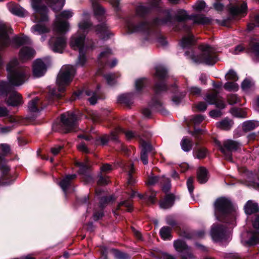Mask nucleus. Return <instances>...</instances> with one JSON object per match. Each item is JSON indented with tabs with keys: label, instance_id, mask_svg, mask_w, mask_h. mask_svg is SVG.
I'll return each mask as SVG.
<instances>
[{
	"label": "nucleus",
	"instance_id": "f257e3e1",
	"mask_svg": "<svg viewBox=\"0 0 259 259\" xmlns=\"http://www.w3.org/2000/svg\"><path fill=\"white\" fill-rule=\"evenodd\" d=\"M7 70L8 72L9 82L0 83V92L2 93L11 91V85L19 86L23 84L28 78L27 70L21 66L15 58L9 62Z\"/></svg>",
	"mask_w": 259,
	"mask_h": 259
},
{
	"label": "nucleus",
	"instance_id": "f03ea898",
	"mask_svg": "<svg viewBox=\"0 0 259 259\" xmlns=\"http://www.w3.org/2000/svg\"><path fill=\"white\" fill-rule=\"evenodd\" d=\"M40 0H31V5L33 9L37 12L36 14V20L38 22L33 26L31 28V32L36 35H42L41 40L44 41L46 38L43 35L49 31V29L47 26L45 22L48 21V17L46 15V8L40 7Z\"/></svg>",
	"mask_w": 259,
	"mask_h": 259
},
{
	"label": "nucleus",
	"instance_id": "7ed1b4c3",
	"mask_svg": "<svg viewBox=\"0 0 259 259\" xmlns=\"http://www.w3.org/2000/svg\"><path fill=\"white\" fill-rule=\"evenodd\" d=\"M199 49L202 53L199 57L194 55L191 56L193 61L197 63H204L207 65H212L217 62L215 53L216 50L208 45L200 46Z\"/></svg>",
	"mask_w": 259,
	"mask_h": 259
},
{
	"label": "nucleus",
	"instance_id": "20e7f679",
	"mask_svg": "<svg viewBox=\"0 0 259 259\" xmlns=\"http://www.w3.org/2000/svg\"><path fill=\"white\" fill-rule=\"evenodd\" d=\"M74 74L75 69L71 65H64L61 68L56 79L58 92L64 91L66 86L71 81Z\"/></svg>",
	"mask_w": 259,
	"mask_h": 259
},
{
	"label": "nucleus",
	"instance_id": "39448f33",
	"mask_svg": "<svg viewBox=\"0 0 259 259\" xmlns=\"http://www.w3.org/2000/svg\"><path fill=\"white\" fill-rule=\"evenodd\" d=\"M214 206L215 215L218 220H221L235 210L231 201L225 197L218 198L214 202Z\"/></svg>",
	"mask_w": 259,
	"mask_h": 259
},
{
	"label": "nucleus",
	"instance_id": "423d86ee",
	"mask_svg": "<svg viewBox=\"0 0 259 259\" xmlns=\"http://www.w3.org/2000/svg\"><path fill=\"white\" fill-rule=\"evenodd\" d=\"M73 13L70 10H65L56 16L54 24V30L59 33H64L69 30V24L67 21H62V18L69 19L72 17Z\"/></svg>",
	"mask_w": 259,
	"mask_h": 259
},
{
	"label": "nucleus",
	"instance_id": "0eeeda50",
	"mask_svg": "<svg viewBox=\"0 0 259 259\" xmlns=\"http://www.w3.org/2000/svg\"><path fill=\"white\" fill-rule=\"evenodd\" d=\"M215 144L219 147L221 152L224 154L225 158L227 160L231 159V152L235 151L240 147V143L231 140H227L224 141V146H222L220 142L215 141Z\"/></svg>",
	"mask_w": 259,
	"mask_h": 259
},
{
	"label": "nucleus",
	"instance_id": "6e6552de",
	"mask_svg": "<svg viewBox=\"0 0 259 259\" xmlns=\"http://www.w3.org/2000/svg\"><path fill=\"white\" fill-rule=\"evenodd\" d=\"M77 118L72 112H67L61 115V126L64 132L71 131L76 125Z\"/></svg>",
	"mask_w": 259,
	"mask_h": 259
},
{
	"label": "nucleus",
	"instance_id": "1a4fd4ad",
	"mask_svg": "<svg viewBox=\"0 0 259 259\" xmlns=\"http://www.w3.org/2000/svg\"><path fill=\"white\" fill-rule=\"evenodd\" d=\"M85 37L84 34L77 32L70 37L69 41L70 47L73 50H78V51L87 50V47L84 46Z\"/></svg>",
	"mask_w": 259,
	"mask_h": 259
},
{
	"label": "nucleus",
	"instance_id": "9d476101",
	"mask_svg": "<svg viewBox=\"0 0 259 259\" xmlns=\"http://www.w3.org/2000/svg\"><path fill=\"white\" fill-rule=\"evenodd\" d=\"M175 249L181 253L182 259H194V256L186 243L181 240H177L174 243Z\"/></svg>",
	"mask_w": 259,
	"mask_h": 259
},
{
	"label": "nucleus",
	"instance_id": "9b49d317",
	"mask_svg": "<svg viewBox=\"0 0 259 259\" xmlns=\"http://www.w3.org/2000/svg\"><path fill=\"white\" fill-rule=\"evenodd\" d=\"M49 45L53 51L61 53L66 45V38L63 35L56 38L52 37L49 41Z\"/></svg>",
	"mask_w": 259,
	"mask_h": 259
},
{
	"label": "nucleus",
	"instance_id": "f8f14e48",
	"mask_svg": "<svg viewBox=\"0 0 259 259\" xmlns=\"http://www.w3.org/2000/svg\"><path fill=\"white\" fill-rule=\"evenodd\" d=\"M82 20L78 23V32L85 35L91 29L92 24L90 21V15L87 11H84Z\"/></svg>",
	"mask_w": 259,
	"mask_h": 259
},
{
	"label": "nucleus",
	"instance_id": "ddd939ff",
	"mask_svg": "<svg viewBox=\"0 0 259 259\" xmlns=\"http://www.w3.org/2000/svg\"><path fill=\"white\" fill-rule=\"evenodd\" d=\"M247 52L256 61H259V38L253 37L251 39Z\"/></svg>",
	"mask_w": 259,
	"mask_h": 259
},
{
	"label": "nucleus",
	"instance_id": "4468645a",
	"mask_svg": "<svg viewBox=\"0 0 259 259\" xmlns=\"http://www.w3.org/2000/svg\"><path fill=\"white\" fill-rule=\"evenodd\" d=\"M47 70L44 62L41 59H37L33 65V72L35 77L42 76Z\"/></svg>",
	"mask_w": 259,
	"mask_h": 259
},
{
	"label": "nucleus",
	"instance_id": "2eb2a0df",
	"mask_svg": "<svg viewBox=\"0 0 259 259\" xmlns=\"http://www.w3.org/2000/svg\"><path fill=\"white\" fill-rule=\"evenodd\" d=\"M11 92V94L8 100V103L12 106H18L21 104L23 102L21 96L17 92L13 91V89L10 91H8L3 93L0 92V94H4Z\"/></svg>",
	"mask_w": 259,
	"mask_h": 259
},
{
	"label": "nucleus",
	"instance_id": "dca6fc26",
	"mask_svg": "<svg viewBox=\"0 0 259 259\" xmlns=\"http://www.w3.org/2000/svg\"><path fill=\"white\" fill-rule=\"evenodd\" d=\"M226 233V230L221 226H213L212 227L211 235L212 239L215 241L222 240L224 238Z\"/></svg>",
	"mask_w": 259,
	"mask_h": 259
},
{
	"label": "nucleus",
	"instance_id": "f3484780",
	"mask_svg": "<svg viewBox=\"0 0 259 259\" xmlns=\"http://www.w3.org/2000/svg\"><path fill=\"white\" fill-rule=\"evenodd\" d=\"M95 31L97 34L102 39L107 38L111 34L109 32L108 26L104 22L98 25L95 27Z\"/></svg>",
	"mask_w": 259,
	"mask_h": 259
},
{
	"label": "nucleus",
	"instance_id": "a211bd4d",
	"mask_svg": "<svg viewBox=\"0 0 259 259\" xmlns=\"http://www.w3.org/2000/svg\"><path fill=\"white\" fill-rule=\"evenodd\" d=\"M205 100L210 104H215L217 107L221 109H223L225 107L224 102L219 99L217 93L207 95Z\"/></svg>",
	"mask_w": 259,
	"mask_h": 259
},
{
	"label": "nucleus",
	"instance_id": "6ab92c4d",
	"mask_svg": "<svg viewBox=\"0 0 259 259\" xmlns=\"http://www.w3.org/2000/svg\"><path fill=\"white\" fill-rule=\"evenodd\" d=\"M247 5L243 3L236 6H231L229 8V11L231 15L234 16L243 15L246 13Z\"/></svg>",
	"mask_w": 259,
	"mask_h": 259
},
{
	"label": "nucleus",
	"instance_id": "aec40b11",
	"mask_svg": "<svg viewBox=\"0 0 259 259\" xmlns=\"http://www.w3.org/2000/svg\"><path fill=\"white\" fill-rule=\"evenodd\" d=\"M141 145L142 147L141 159L144 164L148 163L147 154L151 151L152 147L145 141L141 139Z\"/></svg>",
	"mask_w": 259,
	"mask_h": 259
},
{
	"label": "nucleus",
	"instance_id": "412c9836",
	"mask_svg": "<svg viewBox=\"0 0 259 259\" xmlns=\"http://www.w3.org/2000/svg\"><path fill=\"white\" fill-rule=\"evenodd\" d=\"M34 54V50L29 47H24L21 50L20 57L22 61H25L33 57Z\"/></svg>",
	"mask_w": 259,
	"mask_h": 259
},
{
	"label": "nucleus",
	"instance_id": "4be33fe9",
	"mask_svg": "<svg viewBox=\"0 0 259 259\" xmlns=\"http://www.w3.org/2000/svg\"><path fill=\"white\" fill-rule=\"evenodd\" d=\"M124 133L127 139H131L136 136L135 134L132 131H125L122 128L119 127L115 130V131L111 133L110 135L111 139L115 141L117 140V133Z\"/></svg>",
	"mask_w": 259,
	"mask_h": 259
},
{
	"label": "nucleus",
	"instance_id": "5701e85b",
	"mask_svg": "<svg viewBox=\"0 0 259 259\" xmlns=\"http://www.w3.org/2000/svg\"><path fill=\"white\" fill-rule=\"evenodd\" d=\"M244 210L246 214H250L258 211L259 206L255 202L252 200H248L244 206Z\"/></svg>",
	"mask_w": 259,
	"mask_h": 259
},
{
	"label": "nucleus",
	"instance_id": "b1692460",
	"mask_svg": "<svg viewBox=\"0 0 259 259\" xmlns=\"http://www.w3.org/2000/svg\"><path fill=\"white\" fill-rule=\"evenodd\" d=\"M127 28L129 31L131 33L137 32L144 30L148 28V25L145 23H140L139 24H135L132 22L127 24Z\"/></svg>",
	"mask_w": 259,
	"mask_h": 259
},
{
	"label": "nucleus",
	"instance_id": "393cba45",
	"mask_svg": "<svg viewBox=\"0 0 259 259\" xmlns=\"http://www.w3.org/2000/svg\"><path fill=\"white\" fill-rule=\"evenodd\" d=\"M208 179L207 171L204 168L201 167L197 171V180L201 184L206 183Z\"/></svg>",
	"mask_w": 259,
	"mask_h": 259
},
{
	"label": "nucleus",
	"instance_id": "a878e982",
	"mask_svg": "<svg viewBox=\"0 0 259 259\" xmlns=\"http://www.w3.org/2000/svg\"><path fill=\"white\" fill-rule=\"evenodd\" d=\"M76 177L75 175H70L66 176L60 183L59 185L64 192L66 193V190L70 184V181L71 180L75 179Z\"/></svg>",
	"mask_w": 259,
	"mask_h": 259
},
{
	"label": "nucleus",
	"instance_id": "bb28decb",
	"mask_svg": "<svg viewBox=\"0 0 259 259\" xmlns=\"http://www.w3.org/2000/svg\"><path fill=\"white\" fill-rule=\"evenodd\" d=\"M55 11H60L63 7L65 0H45Z\"/></svg>",
	"mask_w": 259,
	"mask_h": 259
},
{
	"label": "nucleus",
	"instance_id": "cd10ccee",
	"mask_svg": "<svg viewBox=\"0 0 259 259\" xmlns=\"http://www.w3.org/2000/svg\"><path fill=\"white\" fill-rule=\"evenodd\" d=\"M174 201V196L172 195H168L160 202V207L163 209L168 208L173 205Z\"/></svg>",
	"mask_w": 259,
	"mask_h": 259
},
{
	"label": "nucleus",
	"instance_id": "c85d7f7f",
	"mask_svg": "<svg viewBox=\"0 0 259 259\" xmlns=\"http://www.w3.org/2000/svg\"><path fill=\"white\" fill-rule=\"evenodd\" d=\"M259 126V121L257 120H247L242 124V129L244 131L253 130Z\"/></svg>",
	"mask_w": 259,
	"mask_h": 259
},
{
	"label": "nucleus",
	"instance_id": "c756f323",
	"mask_svg": "<svg viewBox=\"0 0 259 259\" xmlns=\"http://www.w3.org/2000/svg\"><path fill=\"white\" fill-rule=\"evenodd\" d=\"M125 168L128 172V183L133 185L136 182V180L132 176V174L134 172V165L132 163H129L125 165Z\"/></svg>",
	"mask_w": 259,
	"mask_h": 259
},
{
	"label": "nucleus",
	"instance_id": "7c9ffc66",
	"mask_svg": "<svg viewBox=\"0 0 259 259\" xmlns=\"http://www.w3.org/2000/svg\"><path fill=\"white\" fill-rule=\"evenodd\" d=\"M195 40L191 34H189L187 36H185L182 39L181 45L183 48H188L194 43Z\"/></svg>",
	"mask_w": 259,
	"mask_h": 259
},
{
	"label": "nucleus",
	"instance_id": "2f4dec72",
	"mask_svg": "<svg viewBox=\"0 0 259 259\" xmlns=\"http://www.w3.org/2000/svg\"><path fill=\"white\" fill-rule=\"evenodd\" d=\"M233 124V122L232 120L228 119H225L221 121L217 122V126L221 129L228 130L231 127Z\"/></svg>",
	"mask_w": 259,
	"mask_h": 259
},
{
	"label": "nucleus",
	"instance_id": "473e14b6",
	"mask_svg": "<svg viewBox=\"0 0 259 259\" xmlns=\"http://www.w3.org/2000/svg\"><path fill=\"white\" fill-rule=\"evenodd\" d=\"M95 14L96 16H102L105 13L104 8L98 5L97 0H92Z\"/></svg>",
	"mask_w": 259,
	"mask_h": 259
},
{
	"label": "nucleus",
	"instance_id": "72a5a7b5",
	"mask_svg": "<svg viewBox=\"0 0 259 259\" xmlns=\"http://www.w3.org/2000/svg\"><path fill=\"white\" fill-rule=\"evenodd\" d=\"M181 146L183 151L185 152H188L192 149V141L185 137L181 141Z\"/></svg>",
	"mask_w": 259,
	"mask_h": 259
},
{
	"label": "nucleus",
	"instance_id": "f704fd0d",
	"mask_svg": "<svg viewBox=\"0 0 259 259\" xmlns=\"http://www.w3.org/2000/svg\"><path fill=\"white\" fill-rule=\"evenodd\" d=\"M155 76L158 79H162L166 77L167 71L163 67L158 66L155 68Z\"/></svg>",
	"mask_w": 259,
	"mask_h": 259
},
{
	"label": "nucleus",
	"instance_id": "c9c22d12",
	"mask_svg": "<svg viewBox=\"0 0 259 259\" xmlns=\"http://www.w3.org/2000/svg\"><path fill=\"white\" fill-rule=\"evenodd\" d=\"M194 23L201 24H208L210 20L202 15H198L194 16L193 17Z\"/></svg>",
	"mask_w": 259,
	"mask_h": 259
},
{
	"label": "nucleus",
	"instance_id": "e433bc0d",
	"mask_svg": "<svg viewBox=\"0 0 259 259\" xmlns=\"http://www.w3.org/2000/svg\"><path fill=\"white\" fill-rule=\"evenodd\" d=\"M10 11L13 14L19 16H24L27 13V12L23 8L16 5L11 8Z\"/></svg>",
	"mask_w": 259,
	"mask_h": 259
},
{
	"label": "nucleus",
	"instance_id": "4c0bfd02",
	"mask_svg": "<svg viewBox=\"0 0 259 259\" xmlns=\"http://www.w3.org/2000/svg\"><path fill=\"white\" fill-rule=\"evenodd\" d=\"M231 113L236 117L245 118L246 117V112L241 109L233 108L231 110Z\"/></svg>",
	"mask_w": 259,
	"mask_h": 259
},
{
	"label": "nucleus",
	"instance_id": "58836bf2",
	"mask_svg": "<svg viewBox=\"0 0 259 259\" xmlns=\"http://www.w3.org/2000/svg\"><path fill=\"white\" fill-rule=\"evenodd\" d=\"M176 18L179 21H183L188 18V15L185 10H180L177 12Z\"/></svg>",
	"mask_w": 259,
	"mask_h": 259
},
{
	"label": "nucleus",
	"instance_id": "ea45409f",
	"mask_svg": "<svg viewBox=\"0 0 259 259\" xmlns=\"http://www.w3.org/2000/svg\"><path fill=\"white\" fill-rule=\"evenodd\" d=\"M39 99L36 98L32 100L28 104V109L29 111L32 112H35L38 111L37 105L38 103Z\"/></svg>",
	"mask_w": 259,
	"mask_h": 259
},
{
	"label": "nucleus",
	"instance_id": "a19ab883",
	"mask_svg": "<svg viewBox=\"0 0 259 259\" xmlns=\"http://www.w3.org/2000/svg\"><path fill=\"white\" fill-rule=\"evenodd\" d=\"M170 229L167 227H162L160 231L161 237L164 240L168 239L170 238Z\"/></svg>",
	"mask_w": 259,
	"mask_h": 259
},
{
	"label": "nucleus",
	"instance_id": "79ce46f5",
	"mask_svg": "<svg viewBox=\"0 0 259 259\" xmlns=\"http://www.w3.org/2000/svg\"><path fill=\"white\" fill-rule=\"evenodd\" d=\"M248 243L252 245L259 243V231L253 233L252 236L248 240Z\"/></svg>",
	"mask_w": 259,
	"mask_h": 259
},
{
	"label": "nucleus",
	"instance_id": "37998d69",
	"mask_svg": "<svg viewBox=\"0 0 259 259\" xmlns=\"http://www.w3.org/2000/svg\"><path fill=\"white\" fill-rule=\"evenodd\" d=\"M224 88L229 91H236L238 89V86L235 82H228L224 84Z\"/></svg>",
	"mask_w": 259,
	"mask_h": 259
},
{
	"label": "nucleus",
	"instance_id": "c03bdc74",
	"mask_svg": "<svg viewBox=\"0 0 259 259\" xmlns=\"http://www.w3.org/2000/svg\"><path fill=\"white\" fill-rule=\"evenodd\" d=\"M86 50L79 51V56L77 61V64L83 66L85 64L87 61V58L85 56V52Z\"/></svg>",
	"mask_w": 259,
	"mask_h": 259
},
{
	"label": "nucleus",
	"instance_id": "a18cd8bd",
	"mask_svg": "<svg viewBox=\"0 0 259 259\" xmlns=\"http://www.w3.org/2000/svg\"><path fill=\"white\" fill-rule=\"evenodd\" d=\"M76 165L79 167V172L81 174H83L86 169L90 167L88 161L84 162H76Z\"/></svg>",
	"mask_w": 259,
	"mask_h": 259
},
{
	"label": "nucleus",
	"instance_id": "49530a36",
	"mask_svg": "<svg viewBox=\"0 0 259 259\" xmlns=\"http://www.w3.org/2000/svg\"><path fill=\"white\" fill-rule=\"evenodd\" d=\"M112 54L111 51L107 49L103 52H102L99 55L98 59L101 63L102 62V60L108 58Z\"/></svg>",
	"mask_w": 259,
	"mask_h": 259
},
{
	"label": "nucleus",
	"instance_id": "de8ad7c7",
	"mask_svg": "<svg viewBox=\"0 0 259 259\" xmlns=\"http://www.w3.org/2000/svg\"><path fill=\"white\" fill-rule=\"evenodd\" d=\"M117 77L115 74H108L105 75V78L109 85L114 84L116 82Z\"/></svg>",
	"mask_w": 259,
	"mask_h": 259
},
{
	"label": "nucleus",
	"instance_id": "09e8293b",
	"mask_svg": "<svg viewBox=\"0 0 259 259\" xmlns=\"http://www.w3.org/2000/svg\"><path fill=\"white\" fill-rule=\"evenodd\" d=\"M253 84L251 80L246 79L242 82L241 87L243 90L247 91Z\"/></svg>",
	"mask_w": 259,
	"mask_h": 259
},
{
	"label": "nucleus",
	"instance_id": "8fccbe9b",
	"mask_svg": "<svg viewBox=\"0 0 259 259\" xmlns=\"http://www.w3.org/2000/svg\"><path fill=\"white\" fill-rule=\"evenodd\" d=\"M207 152L206 149L204 148L198 149L195 153L196 157L198 159L204 158L206 157Z\"/></svg>",
	"mask_w": 259,
	"mask_h": 259
},
{
	"label": "nucleus",
	"instance_id": "3c124183",
	"mask_svg": "<svg viewBox=\"0 0 259 259\" xmlns=\"http://www.w3.org/2000/svg\"><path fill=\"white\" fill-rule=\"evenodd\" d=\"M225 77L227 80H232L234 81L237 80L238 79L236 72L232 70L229 71V72L226 74Z\"/></svg>",
	"mask_w": 259,
	"mask_h": 259
},
{
	"label": "nucleus",
	"instance_id": "603ef678",
	"mask_svg": "<svg viewBox=\"0 0 259 259\" xmlns=\"http://www.w3.org/2000/svg\"><path fill=\"white\" fill-rule=\"evenodd\" d=\"M205 7V3L204 1H200L196 3L193 8L197 11H201Z\"/></svg>",
	"mask_w": 259,
	"mask_h": 259
},
{
	"label": "nucleus",
	"instance_id": "864d4df0",
	"mask_svg": "<svg viewBox=\"0 0 259 259\" xmlns=\"http://www.w3.org/2000/svg\"><path fill=\"white\" fill-rule=\"evenodd\" d=\"M115 257L117 259H126L129 258V256L122 252H120L117 250H113Z\"/></svg>",
	"mask_w": 259,
	"mask_h": 259
},
{
	"label": "nucleus",
	"instance_id": "5fc2aeb1",
	"mask_svg": "<svg viewBox=\"0 0 259 259\" xmlns=\"http://www.w3.org/2000/svg\"><path fill=\"white\" fill-rule=\"evenodd\" d=\"M85 93L88 96H92L88 99L90 104L92 105H94L95 104H96L97 100L96 95L94 93H92L91 92L88 91L85 92Z\"/></svg>",
	"mask_w": 259,
	"mask_h": 259
},
{
	"label": "nucleus",
	"instance_id": "6e6d98bb",
	"mask_svg": "<svg viewBox=\"0 0 259 259\" xmlns=\"http://www.w3.org/2000/svg\"><path fill=\"white\" fill-rule=\"evenodd\" d=\"M88 116L94 122L97 121L99 118L98 113L94 111H89L88 112Z\"/></svg>",
	"mask_w": 259,
	"mask_h": 259
},
{
	"label": "nucleus",
	"instance_id": "4d7b16f0",
	"mask_svg": "<svg viewBox=\"0 0 259 259\" xmlns=\"http://www.w3.org/2000/svg\"><path fill=\"white\" fill-rule=\"evenodd\" d=\"M193 183H194V178H189L187 180V187L188 189V190L191 194H192L193 190H194V186H193Z\"/></svg>",
	"mask_w": 259,
	"mask_h": 259
},
{
	"label": "nucleus",
	"instance_id": "13d9d810",
	"mask_svg": "<svg viewBox=\"0 0 259 259\" xmlns=\"http://www.w3.org/2000/svg\"><path fill=\"white\" fill-rule=\"evenodd\" d=\"M160 181V182H165V184L162 186V190L165 192H168L170 187V184L169 180L168 179H161Z\"/></svg>",
	"mask_w": 259,
	"mask_h": 259
},
{
	"label": "nucleus",
	"instance_id": "bf43d9fd",
	"mask_svg": "<svg viewBox=\"0 0 259 259\" xmlns=\"http://www.w3.org/2000/svg\"><path fill=\"white\" fill-rule=\"evenodd\" d=\"M144 79L140 78L137 79L135 81V87L137 91H140L144 86Z\"/></svg>",
	"mask_w": 259,
	"mask_h": 259
},
{
	"label": "nucleus",
	"instance_id": "052dcab7",
	"mask_svg": "<svg viewBox=\"0 0 259 259\" xmlns=\"http://www.w3.org/2000/svg\"><path fill=\"white\" fill-rule=\"evenodd\" d=\"M10 148L8 145L6 144H1L0 145V154H5L9 152Z\"/></svg>",
	"mask_w": 259,
	"mask_h": 259
},
{
	"label": "nucleus",
	"instance_id": "680f3d73",
	"mask_svg": "<svg viewBox=\"0 0 259 259\" xmlns=\"http://www.w3.org/2000/svg\"><path fill=\"white\" fill-rule=\"evenodd\" d=\"M121 206L126 207L128 211H130L132 210V204L129 201H124L121 202L118 206V209H119Z\"/></svg>",
	"mask_w": 259,
	"mask_h": 259
},
{
	"label": "nucleus",
	"instance_id": "e2e57ef3",
	"mask_svg": "<svg viewBox=\"0 0 259 259\" xmlns=\"http://www.w3.org/2000/svg\"><path fill=\"white\" fill-rule=\"evenodd\" d=\"M254 23L249 24L248 25L247 29L248 30L250 31L253 28V27L255 26H259V15H256L254 18Z\"/></svg>",
	"mask_w": 259,
	"mask_h": 259
},
{
	"label": "nucleus",
	"instance_id": "0e129e2a",
	"mask_svg": "<svg viewBox=\"0 0 259 259\" xmlns=\"http://www.w3.org/2000/svg\"><path fill=\"white\" fill-rule=\"evenodd\" d=\"M228 100L229 104H234L237 103L239 99L236 95H231L229 96Z\"/></svg>",
	"mask_w": 259,
	"mask_h": 259
},
{
	"label": "nucleus",
	"instance_id": "69168bd1",
	"mask_svg": "<svg viewBox=\"0 0 259 259\" xmlns=\"http://www.w3.org/2000/svg\"><path fill=\"white\" fill-rule=\"evenodd\" d=\"M204 120V117L200 115H198L194 116L192 120L194 124H199Z\"/></svg>",
	"mask_w": 259,
	"mask_h": 259
},
{
	"label": "nucleus",
	"instance_id": "338daca9",
	"mask_svg": "<svg viewBox=\"0 0 259 259\" xmlns=\"http://www.w3.org/2000/svg\"><path fill=\"white\" fill-rule=\"evenodd\" d=\"M158 181V179L156 177L150 176L147 181V184L150 185H154Z\"/></svg>",
	"mask_w": 259,
	"mask_h": 259
},
{
	"label": "nucleus",
	"instance_id": "774afa93",
	"mask_svg": "<svg viewBox=\"0 0 259 259\" xmlns=\"http://www.w3.org/2000/svg\"><path fill=\"white\" fill-rule=\"evenodd\" d=\"M209 115L212 117L216 118L221 116L222 115V112L220 110H212L210 112Z\"/></svg>",
	"mask_w": 259,
	"mask_h": 259
}]
</instances>
